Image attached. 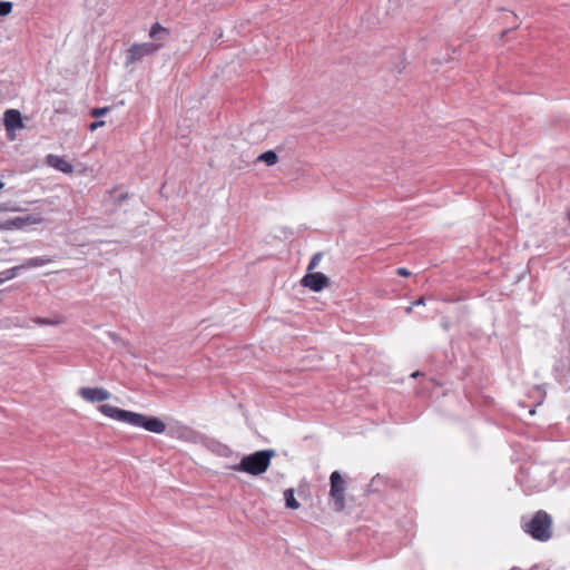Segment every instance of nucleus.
I'll use <instances>...</instances> for the list:
<instances>
[{
    "label": "nucleus",
    "mask_w": 570,
    "mask_h": 570,
    "mask_svg": "<svg viewBox=\"0 0 570 570\" xmlns=\"http://www.w3.org/2000/svg\"><path fill=\"white\" fill-rule=\"evenodd\" d=\"M32 322L39 326H45V325L56 326V325H59L62 323V318L61 317H56V318L33 317Z\"/></svg>",
    "instance_id": "17"
},
{
    "label": "nucleus",
    "mask_w": 570,
    "mask_h": 570,
    "mask_svg": "<svg viewBox=\"0 0 570 570\" xmlns=\"http://www.w3.org/2000/svg\"><path fill=\"white\" fill-rule=\"evenodd\" d=\"M46 163L50 167H52L61 173H65V174H70L73 171V166L69 161H67L65 157H61L58 155H53V154L47 155Z\"/></svg>",
    "instance_id": "9"
},
{
    "label": "nucleus",
    "mask_w": 570,
    "mask_h": 570,
    "mask_svg": "<svg viewBox=\"0 0 570 570\" xmlns=\"http://www.w3.org/2000/svg\"><path fill=\"white\" fill-rule=\"evenodd\" d=\"M507 33H508V30H502V31H501V33H500V36H501V37H504V36H507Z\"/></svg>",
    "instance_id": "28"
},
{
    "label": "nucleus",
    "mask_w": 570,
    "mask_h": 570,
    "mask_svg": "<svg viewBox=\"0 0 570 570\" xmlns=\"http://www.w3.org/2000/svg\"><path fill=\"white\" fill-rule=\"evenodd\" d=\"M3 124L8 132L23 128L21 112L17 109H7L3 115Z\"/></svg>",
    "instance_id": "8"
},
{
    "label": "nucleus",
    "mask_w": 570,
    "mask_h": 570,
    "mask_svg": "<svg viewBox=\"0 0 570 570\" xmlns=\"http://www.w3.org/2000/svg\"><path fill=\"white\" fill-rule=\"evenodd\" d=\"M522 529L534 540L548 541L552 537V519L546 511H538L529 522L522 520Z\"/></svg>",
    "instance_id": "3"
},
{
    "label": "nucleus",
    "mask_w": 570,
    "mask_h": 570,
    "mask_svg": "<svg viewBox=\"0 0 570 570\" xmlns=\"http://www.w3.org/2000/svg\"><path fill=\"white\" fill-rule=\"evenodd\" d=\"M330 495L334 503V510L342 511L345 508V482L338 471H334L330 475Z\"/></svg>",
    "instance_id": "4"
},
{
    "label": "nucleus",
    "mask_w": 570,
    "mask_h": 570,
    "mask_svg": "<svg viewBox=\"0 0 570 570\" xmlns=\"http://www.w3.org/2000/svg\"><path fill=\"white\" fill-rule=\"evenodd\" d=\"M4 187V184L0 180V189Z\"/></svg>",
    "instance_id": "30"
},
{
    "label": "nucleus",
    "mask_w": 570,
    "mask_h": 570,
    "mask_svg": "<svg viewBox=\"0 0 570 570\" xmlns=\"http://www.w3.org/2000/svg\"><path fill=\"white\" fill-rule=\"evenodd\" d=\"M322 257L323 254L321 252L315 253L307 266V272H312L313 269H315L318 266L320 262L322 261Z\"/></svg>",
    "instance_id": "20"
},
{
    "label": "nucleus",
    "mask_w": 570,
    "mask_h": 570,
    "mask_svg": "<svg viewBox=\"0 0 570 570\" xmlns=\"http://www.w3.org/2000/svg\"><path fill=\"white\" fill-rule=\"evenodd\" d=\"M423 304H424V298H423V297H421V298H419L417 301H415V302L412 304V306H419V305H423Z\"/></svg>",
    "instance_id": "27"
},
{
    "label": "nucleus",
    "mask_w": 570,
    "mask_h": 570,
    "mask_svg": "<svg viewBox=\"0 0 570 570\" xmlns=\"http://www.w3.org/2000/svg\"><path fill=\"white\" fill-rule=\"evenodd\" d=\"M210 449L213 452L222 456H229L232 453V449L228 445L223 444L220 442H213Z\"/></svg>",
    "instance_id": "16"
},
{
    "label": "nucleus",
    "mask_w": 570,
    "mask_h": 570,
    "mask_svg": "<svg viewBox=\"0 0 570 570\" xmlns=\"http://www.w3.org/2000/svg\"><path fill=\"white\" fill-rule=\"evenodd\" d=\"M24 326V322L20 317H4L0 320V330H9L11 327Z\"/></svg>",
    "instance_id": "13"
},
{
    "label": "nucleus",
    "mask_w": 570,
    "mask_h": 570,
    "mask_svg": "<svg viewBox=\"0 0 570 570\" xmlns=\"http://www.w3.org/2000/svg\"><path fill=\"white\" fill-rule=\"evenodd\" d=\"M397 275L407 277L411 275V272L404 267H400L396 269Z\"/></svg>",
    "instance_id": "25"
},
{
    "label": "nucleus",
    "mask_w": 570,
    "mask_h": 570,
    "mask_svg": "<svg viewBox=\"0 0 570 570\" xmlns=\"http://www.w3.org/2000/svg\"><path fill=\"white\" fill-rule=\"evenodd\" d=\"M275 455V450H259L252 454L245 455L238 464L233 466V469L238 472L259 475L267 471L271 464V460Z\"/></svg>",
    "instance_id": "2"
},
{
    "label": "nucleus",
    "mask_w": 570,
    "mask_h": 570,
    "mask_svg": "<svg viewBox=\"0 0 570 570\" xmlns=\"http://www.w3.org/2000/svg\"><path fill=\"white\" fill-rule=\"evenodd\" d=\"M23 219V225L27 226V225H38V224H41L43 218L40 216V215H37V214H32V215H27L24 217H22Z\"/></svg>",
    "instance_id": "19"
},
{
    "label": "nucleus",
    "mask_w": 570,
    "mask_h": 570,
    "mask_svg": "<svg viewBox=\"0 0 570 570\" xmlns=\"http://www.w3.org/2000/svg\"><path fill=\"white\" fill-rule=\"evenodd\" d=\"M78 394L90 403L104 402L110 399V393L102 387H81Z\"/></svg>",
    "instance_id": "7"
},
{
    "label": "nucleus",
    "mask_w": 570,
    "mask_h": 570,
    "mask_svg": "<svg viewBox=\"0 0 570 570\" xmlns=\"http://www.w3.org/2000/svg\"><path fill=\"white\" fill-rule=\"evenodd\" d=\"M257 160L265 163L267 166H273L277 163L278 157L274 150H267V151L262 153L257 157Z\"/></svg>",
    "instance_id": "14"
},
{
    "label": "nucleus",
    "mask_w": 570,
    "mask_h": 570,
    "mask_svg": "<svg viewBox=\"0 0 570 570\" xmlns=\"http://www.w3.org/2000/svg\"><path fill=\"white\" fill-rule=\"evenodd\" d=\"M553 371L554 376L560 384L567 385L570 383V362L568 366L562 361L558 362L554 365Z\"/></svg>",
    "instance_id": "10"
},
{
    "label": "nucleus",
    "mask_w": 570,
    "mask_h": 570,
    "mask_svg": "<svg viewBox=\"0 0 570 570\" xmlns=\"http://www.w3.org/2000/svg\"><path fill=\"white\" fill-rule=\"evenodd\" d=\"M284 499H285L286 508L294 509V510L299 508V502L296 500L293 489L285 490Z\"/></svg>",
    "instance_id": "15"
},
{
    "label": "nucleus",
    "mask_w": 570,
    "mask_h": 570,
    "mask_svg": "<svg viewBox=\"0 0 570 570\" xmlns=\"http://www.w3.org/2000/svg\"><path fill=\"white\" fill-rule=\"evenodd\" d=\"M50 262H51V259L49 257H46V256H42V257H31V258L26 259L18 267H21V269H23V268H36V267L45 266V265L49 264Z\"/></svg>",
    "instance_id": "11"
},
{
    "label": "nucleus",
    "mask_w": 570,
    "mask_h": 570,
    "mask_svg": "<svg viewBox=\"0 0 570 570\" xmlns=\"http://www.w3.org/2000/svg\"><path fill=\"white\" fill-rule=\"evenodd\" d=\"M417 374H419V373H417V372H415V373H413V374H412V376H413V377H417Z\"/></svg>",
    "instance_id": "32"
},
{
    "label": "nucleus",
    "mask_w": 570,
    "mask_h": 570,
    "mask_svg": "<svg viewBox=\"0 0 570 570\" xmlns=\"http://www.w3.org/2000/svg\"><path fill=\"white\" fill-rule=\"evenodd\" d=\"M411 311H412V306H409V307L405 309V312H406V313H411Z\"/></svg>",
    "instance_id": "29"
},
{
    "label": "nucleus",
    "mask_w": 570,
    "mask_h": 570,
    "mask_svg": "<svg viewBox=\"0 0 570 570\" xmlns=\"http://www.w3.org/2000/svg\"><path fill=\"white\" fill-rule=\"evenodd\" d=\"M19 271H21V267L14 266L9 269L0 272V285L6 281L14 278L18 275Z\"/></svg>",
    "instance_id": "18"
},
{
    "label": "nucleus",
    "mask_w": 570,
    "mask_h": 570,
    "mask_svg": "<svg viewBox=\"0 0 570 570\" xmlns=\"http://www.w3.org/2000/svg\"><path fill=\"white\" fill-rule=\"evenodd\" d=\"M4 206L2 204H0V210H4Z\"/></svg>",
    "instance_id": "31"
},
{
    "label": "nucleus",
    "mask_w": 570,
    "mask_h": 570,
    "mask_svg": "<svg viewBox=\"0 0 570 570\" xmlns=\"http://www.w3.org/2000/svg\"><path fill=\"white\" fill-rule=\"evenodd\" d=\"M22 217H14L0 223L1 230H13L23 228Z\"/></svg>",
    "instance_id": "12"
},
{
    "label": "nucleus",
    "mask_w": 570,
    "mask_h": 570,
    "mask_svg": "<svg viewBox=\"0 0 570 570\" xmlns=\"http://www.w3.org/2000/svg\"><path fill=\"white\" fill-rule=\"evenodd\" d=\"M99 411L116 421L127 423L132 426L142 428L153 433H164L166 424L157 416H148L140 413L122 410L110 404H102Z\"/></svg>",
    "instance_id": "1"
},
{
    "label": "nucleus",
    "mask_w": 570,
    "mask_h": 570,
    "mask_svg": "<svg viewBox=\"0 0 570 570\" xmlns=\"http://www.w3.org/2000/svg\"><path fill=\"white\" fill-rule=\"evenodd\" d=\"M301 284L313 292H321L330 284V278L320 272H307L302 278Z\"/></svg>",
    "instance_id": "6"
},
{
    "label": "nucleus",
    "mask_w": 570,
    "mask_h": 570,
    "mask_svg": "<svg viewBox=\"0 0 570 570\" xmlns=\"http://www.w3.org/2000/svg\"><path fill=\"white\" fill-rule=\"evenodd\" d=\"M163 47L161 43H157L154 41H147L142 43H134L127 50V63H134L136 61L141 60L144 57L153 56Z\"/></svg>",
    "instance_id": "5"
},
{
    "label": "nucleus",
    "mask_w": 570,
    "mask_h": 570,
    "mask_svg": "<svg viewBox=\"0 0 570 570\" xmlns=\"http://www.w3.org/2000/svg\"><path fill=\"white\" fill-rule=\"evenodd\" d=\"M108 335L116 343L120 341V337L114 332H109Z\"/></svg>",
    "instance_id": "26"
},
{
    "label": "nucleus",
    "mask_w": 570,
    "mask_h": 570,
    "mask_svg": "<svg viewBox=\"0 0 570 570\" xmlns=\"http://www.w3.org/2000/svg\"><path fill=\"white\" fill-rule=\"evenodd\" d=\"M164 32H166V29L159 22H155L151 26L148 36H160Z\"/></svg>",
    "instance_id": "22"
},
{
    "label": "nucleus",
    "mask_w": 570,
    "mask_h": 570,
    "mask_svg": "<svg viewBox=\"0 0 570 570\" xmlns=\"http://www.w3.org/2000/svg\"><path fill=\"white\" fill-rule=\"evenodd\" d=\"M104 125H105V121H102V120H97V121H94V122H91V124H90L89 129H90L91 131H94V130H96L97 128H99V127H101V126H104Z\"/></svg>",
    "instance_id": "24"
},
{
    "label": "nucleus",
    "mask_w": 570,
    "mask_h": 570,
    "mask_svg": "<svg viewBox=\"0 0 570 570\" xmlns=\"http://www.w3.org/2000/svg\"><path fill=\"white\" fill-rule=\"evenodd\" d=\"M12 10V2L10 1H0V17L7 16Z\"/></svg>",
    "instance_id": "21"
},
{
    "label": "nucleus",
    "mask_w": 570,
    "mask_h": 570,
    "mask_svg": "<svg viewBox=\"0 0 570 570\" xmlns=\"http://www.w3.org/2000/svg\"><path fill=\"white\" fill-rule=\"evenodd\" d=\"M108 111H109L108 107L95 108L91 110V116L98 118V117L106 115Z\"/></svg>",
    "instance_id": "23"
}]
</instances>
